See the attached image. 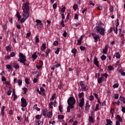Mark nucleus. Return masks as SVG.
<instances>
[{
    "instance_id": "nucleus-5",
    "label": "nucleus",
    "mask_w": 125,
    "mask_h": 125,
    "mask_svg": "<svg viewBox=\"0 0 125 125\" xmlns=\"http://www.w3.org/2000/svg\"><path fill=\"white\" fill-rule=\"evenodd\" d=\"M21 107H26L27 106V101L24 98H21Z\"/></svg>"
},
{
    "instance_id": "nucleus-17",
    "label": "nucleus",
    "mask_w": 125,
    "mask_h": 125,
    "mask_svg": "<svg viewBox=\"0 0 125 125\" xmlns=\"http://www.w3.org/2000/svg\"><path fill=\"white\" fill-rule=\"evenodd\" d=\"M38 58V56L37 55V52H34V54L32 55V58L34 59V60H36Z\"/></svg>"
},
{
    "instance_id": "nucleus-47",
    "label": "nucleus",
    "mask_w": 125,
    "mask_h": 125,
    "mask_svg": "<svg viewBox=\"0 0 125 125\" xmlns=\"http://www.w3.org/2000/svg\"><path fill=\"white\" fill-rule=\"evenodd\" d=\"M34 107L35 108L36 110H37V111H41V109L39 107H38V104H35L34 105Z\"/></svg>"
},
{
    "instance_id": "nucleus-15",
    "label": "nucleus",
    "mask_w": 125,
    "mask_h": 125,
    "mask_svg": "<svg viewBox=\"0 0 125 125\" xmlns=\"http://www.w3.org/2000/svg\"><path fill=\"white\" fill-rule=\"evenodd\" d=\"M89 122L90 123H92V124H94L95 121H94V119L92 118V116H89Z\"/></svg>"
},
{
    "instance_id": "nucleus-58",
    "label": "nucleus",
    "mask_w": 125,
    "mask_h": 125,
    "mask_svg": "<svg viewBox=\"0 0 125 125\" xmlns=\"http://www.w3.org/2000/svg\"><path fill=\"white\" fill-rule=\"evenodd\" d=\"M18 83H19V85H22V80H18Z\"/></svg>"
},
{
    "instance_id": "nucleus-60",
    "label": "nucleus",
    "mask_w": 125,
    "mask_h": 125,
    "mask_svg": "<svg viewBox=\"0 0 125 125\" xmlns=\"http://www.w3.org/2000/svg\"><path fill=\"white\" fill-rule=\"evenodd\" d=\"M80 84L81 86H83V85H84V82L83 81H81L80 82Z\"/></svg>"
},
{
    "instance_id": "nucleus-28",
    "label": "nucleus",
    "mask_w": 125,
    "mask_h": 125,
    "mask_svg": "<svg viewBox=\"0 0 125 125\" xmlns=\"http://www.w3.org/2000/svg\"><path fill=\"white\" fill-rule=\"evenodd\" d=\"M35 42H36V43H39V42H40V39H39V36H36L35 37Z\"/></svg>"
},
{
    "instance_id": "nucleus-27",
    "label": "nucleus",
    "mask_w": 125,
    "mask_h": 125,
    "mask_svg": "<svg viewBox=\"0 0 125 125\" xmlns=\"http://www.w3.org/2000/svg\"><path fill=\"white\" fill-rule=\"evenodd\" d=\"M72 53H73L74 54H76L77 52H78V50H77V49L75 48H74L72 50H71Z\"/></svg>"
},
{
    "instance_id": "nucleus-50",
    "label": "nucleus",
    "mask_w": 125,
    "mask_h": 125,
    "mask_svg": "<svg viewBox=\"0 0 125 125\" xmlns=\"http://www.w3.org/2000/svg\"><path fill=\"white\" fill-rule=\"evenodd\" d=\"M25 83H26L27 84H30V82H29V79L28 78H26L25 79Z\"/></svg>"
},
{
    "instance_id": "nucleus-51",
    "label": "nucleus",
    "mask_w": 125,
    "mask_h": 125,
    "mask_svg": "<svg viewBox=\"0 0 125 125\" xmlns=\"http://www.w3.org/2000/svg\"><path fill=\"white\" fill-rule=\"evenodd\" d=\"M99 77H100V73H96V75H95L96 78L98 79L99 78Z\"/></svg>"
},
{
    "instance_id": "nucleus-40",
    "label": "nucleus",
    "mask_w": 125,
    "mask_h": 125,
    "mask_svg": "<svg viewBox=\"0 0 125 125\" xmlns=\"http://www.w3.org/2000/svg\"><path fill=\"white\" fill-rule=\"evenodd\" d=\"M73 9H74V10H75V11H76V10H77V9H78V4H75L73 5Z\"/></svg>"
},
{
    "instance_id": "nucleus-23",
    "label": "nucleus",
    "mask_w": 125,
    "mask_h": 125,
    "mask_svg": "<svg viewBox=\"0 0 125 125\" xmlns=\"http://www.w3.org/2000/svg\"><path fill=\"white\" fill-rule=\"evenodd\" d=\"M117 119H118V122H123V119H122V118L121 117V116L117 115L116 116Z\"/></svg>"
},
{
    "instance_id": "nucleus-8",
    "label": "nucleus",
    "mask_w": 125,
    "mask_h": 125,
    "mask_svg": "<svg viewBox=\"0 0 125 125\" xmlns=\"http://www.w3.org/2000/svg\"><path fill=\"white\" fill-rule=\"evenodd\" d=\"M94 64H95V65H96V66H97V67L99 68V62H98V61H97V58L96 57H94Z\"/></svg>"
},
{
    "instance_id": "nucleus-63",
    "label": "nucleus",
    "mask_w": 125,
    "mask_h": 125,
    "mask_svg": "<svg viewBox=\"0 0 125 125\" xmlns=\"http://www.w3.org/2000/svg\"><path fill=\"white\" fill-rule=\"evenodd\" d=\"M122 112H123V113H125V107H122Z\"/></svg>"
},
{
    "instance_id": "nucleus-14",
    "label": "nucleus",
    "mask_w": 125,
    "mask_h": 125,
    "mask_svg": "<svg viewBox=\"0 0 125 125\" xmlns=\"http://www.w3.org/2000/svg\"><path fill=\"white\" fill-rule=\"evenodd\" d=\"M51 51V50L50 48H48L46 50L45 53L46 54V57L47 58L48 56H49V53Z\"/></svg>"
},
{
    "instance_id": "nucleus-22",
    "label": "nucleus",
    "mask_w": 125,
    "mask_h": 125,
    "mask_svg": "<svg viewBox=\"0 0 125 125\" xmlns=\"http://www.w3.org/2000/svg\"><path fill=\"white\" fill-rule=\"evenodd\" d=\"M36 125H43V122L42 121H38L36 123Z\"/></svg>"
},
{
    "instance_id": "nucleus-26",
    "label": "nucleus",
    "mask_w": 125,
    "mask_h": 125,
    "mask_svg": "<svg viewBox=\"0 0 125 125\" xmlns=\"http://www.w3.org/2000/svg\"><path fill=\"white\" fill-rule=\"evenodd\" d=\"M56 97V94H53L52 95L51 98L50 99V101H53V100H54V99H55V97Z\"/></svg>"
},
{
    "instance_id": "nucleus-16",
    "label": "nucleus",
    "mask_w": 125,
    "mask_h": 125,
    "mask_svg": "<svg viewBox=\"0 0 125 125\" xmlns=\"http://www.w3.org/2000/svg\"><path fill=\"white\" fill-rule=\"evenodd\" d=\"M6 50L7 51V52L11 51V45H9L7 46L6 47Z\"/></svg>"
},
{
    "instance_id": "nucleus-19",
    "label": "nucleus",
    "mask_w": 125,
    "mask_h": 125,
    "mask_svg": "<svg viewBox=\"0 0 125 125\" xmlns=\"http://www.w3.org/2000/svg\"><path fill=\"white\" fill-rule=\"evenodd\" d=\"M102 82H103V77H101L100 78H98V83H102Z\"/></svg>"
},
{
    "instance_id": "nucleus-42",
    "label": "nucleus",
    "mask_w": 125,
    "mask_h": 125,
    "mask_svg": "<svg viewBox=\"0 0 125 125\" xmlns=\"http://www.w3.org/2000/svg\"><path fill=\"white\" fill-rule=\"evenodd\" d=\"M99 110V104H97L96 105V108L95 109V111H98Z\"/></svg>"
},
{
    "instance_id": "nucleus-1",
    "label": "nucleus",
    "mask_w": 125,
    "mask_h": 125,
    "mask_svg": "<svg viewBox=\"0 0 125 125\" xmlns=\"http://www.w3.org/2000/svg\"><path fill=\"white\" fill-rule=\"evenodd\" d=\"M29 4L30 3L29 2H26L22 4V17L26 19H28V18L30 17V14H29L30 11V7H29Z\"/></svg>"
},
{
    "instance_id": "nucleus-44",
    "label": "nucleus",
    "mask_w": 125,
    "mask_h": 125,
    "mask_svg": "<svg viewBox=\"0 0 125 125\" xmlns=\"http://www.w3.org/2000/svg\"><path fill=\"white\" fill-rule=\"evenodd\" d=\"M59 51H60V48H57L55 53H56V54H59Z\"/></svg>"
},
{
    "instance_id": "nucleus-13",
    "label": "nucleus",
    "mask_w": 125,
    "mask_h": 125,
    "mask_svg": "<svg viewBox=\"0 0 125 125\" xmlns=\"http://www.w3.org/2000/svg\"><path fill=\"white\" fill-rule=\"evenodd\" d=\"M36 23H37V26H39V25H41V26H43V24H42V21L40 20H36Z\"/></svg>"
},
{
    "instance_id": "nucleus-48",
    "label": "nucleus",
    "mask_w": 125,
    "mask_h": 125,
    "mask_svg": "<svg viewBox=\"0 0 125 125\" xmlns=\"http://www.w3.org/2000/svg\"><path fill=\"white\" fill-rule=\"evenodd\" d=\"M80 50H81V51H83V50H84L85 49V47L83 46H81L80 47Z\"/></svg>"
},
{
    "instance_id": "nucleus-11",
    "label": "nucleus",
    "mask_w": 125,
    "mask_h": 125,
    "mask_svg": "<svg viewBox=\"0 0 125 125\" xmlns=\"http://www.w3.org/2000/svg\"><path fill=\"white\" fill-rule=\"evenodd\" d=\"M94 42H96L98 41H100V37H99V35H96L95 37H94Z\"/></svg>"
},
{
    "instance_id": "nucleus-56",
    "label": "nucleus",
    "mask_w": 125,
    "mask_h": 125,
    "mask_svg": "<svg viewBox=\"0 0 125 125\" xmlns=\"http://www.w3.org/2000/svg\"><path fill=\"white\" fill-rule=\"evenodd\" d=\"M67 32H66V31H64L63 34H62V36L63 37H64V38H66V37H67Z\"/></svg>"
},
{
    "instance_id": "nucleus-34",
    "label": "nucleus",
    "mask_w": 125,
    "mask_h": 125,
    "mask_svg": "<svg viewBox=\"0 0 125 125\" xmlns=\"http://www.w3.org/2000/svg\"><path fill=\"white\" fill-rule=\"evenodd\" d=\"M106 58H107V57L105 56V55H103L101 56V59L103 61H104V60H106Z\"/></svg>"
},
{
    "instance_id": "nucleus-54",
    "label": "nucleus",
    "mask_w": 125,
    "mask_h": 125,
    "mask_svg": "<svg viewBox=\"0 0 125 125\" xmlns=\"http://www.w3.org/2000/svg\"><path fill=\"white\" fill-rule=\"evenodd\" d=\"M56 7H57V3H54L53 4V9H56Z\"/></svg>"
},
{
    "instance_id": "nucleus-57",
    "label": "nucleus",
    "mask_w": 125,
    "mask_h": 125,
    "mask_svg": "<svg viewBox=\"0 0 125 125\" xmlns=\"http://www.w3.org/2000/svg\"><path fill=\"white\" fill-rule=\"evenodd\" d=\"M62 107H61V105H59V110H60V111L61 112V113H62V112H63V110H62Z\"/></svg>"
},
{
    "instance_id": "nucleus-55",
    "label": "nucleus",
    "mask_w": 125,
    "mask_h": 125,
    "mask_svg": "<svg viewBox=\"0 0 125 125\" xmlns=\"http://www.w3.org/2000/svg\"><path fill=\"white\" fill-rule=\"evenodd\" d=\"M3 27H4V31H6V30H7V26L6 25V24H3Z\"/></svg>"
},
{
    "instance_id": "nucleus-62",
    "label": "nucleus",
    "mask_w": 125,
    "mask_h": 125,
    "mask_svg": "<svg viewBox=\"0 0 125 125\" xmlns=\"http://www.w3.org/2000/svg\"><path fill=\"white\" fill-rule=\"evenodd\" d=\"M114 112H115V109L111 108L110 109V114H114Z\"/></svg>"
},
{
    "instance_id": "nucleus-39",
    "label": "nucleus",
    "mask_w": 125,
    "mask_h": 125,
    "mask_svg": "<svg viewBox=\"0 0 125 125\" xmlns=\"http://www.w3.org/2000/svg\"><path fill=\"white\" fill-rule=\"evenodd\" d=\"M89 100L90 101H93V100H94V96L92 95H90L89 96Z\"/></svg>"
},
{
    "instance_id": "nucleus-52",
    "label": "nucleus",
    "mask_w": 125,
    "mask_h": 125,
    "mask_svg": "<svg viewBox=\"0 0 125 125\" xmlns=\"http://www.w3.org/2000/svg\"><path fill=\"white\" fill-rule=\"evenodd\" d=\"M121 40H122L121 43H122V44H125V37L122 38Z\"/></svg>"
},
{
    "instance_id": "nucleus-53",
    "label": "nucleus",
    "mask_w": 125,
    "mask_h": 125,
    "mask_svg": "<svg viewBox=\"0 0 125 125\" xmlns=\"http://www.w3.org/2000/svg\"><path fill=\"white\" fill-rule=\"evenodd\" d=\"M74 19H76V20H79V15L76 14L74 16Z\"/></svg>"
},
{
    "instance_id": "nucleus-4",
    "label": "nucleus",
    "mask_w": 125,
    "mask_h": 125,
    "mask_svg": "<svg viewBox=\"0 0 125 125\" xmlns=\"http://www.w3.org/2000/svg\"><path fill=\"white\" fill-rule=\"evenodd\" d=\"M76 103V100L73 97H70L67 100L68 105H74Z\"/></svg>"
},
{
    "instance_id": "nucleus-20",
    "label": "nucleus",
    "mask_w": 125,
    "mask_h": 125,
    "mask_svg": "<svg viewBox=\"0 0 125 125\" xmlns=\"http://www.w3.org/2000/svg\"><path fill=\"white\" fill-rule=\"evenodd\" d=\"M16 16L17 18L18 19L19 21H20L22 17L20 15V13L19 12H17L16 14Z\"/></svg>"
},
{
    "instance_id": "nucleus-46",
    "label": "nucleus",
    "mask_w": 125,
    "mask_h": 125,
    "mask_svg": "<svg viewBox=\"0 0 125 125\" xmlns=\"http://www.w3.org/2000/svg\"><path fill=\"white\" fill-rule=\"evenodd\" d=\"M36 119L37 120H40V119H42V115H36Z\"/></svg>"
},
{
    "instance_id": "nucleus-37",
    "label": "nucleus",
    "mask_w": 125,
    "mask_h": 125,
    "mask_svg": "<svg viewBox=\"0 0 125 125\" xmlns=\"http://www.w3.org/2000/svg\"><path fill=\"white\" fill-rule=\"evenodd\" d=\"M115 67H117V66H119V67H120V66H121V64H120V61H117V62L115 64Z\"/></svg>"
},
{
    "instance_id": "nucleus-21",
    "label": "nucleus",
    "mask_w": 125,
    "mask_h": 125,
    "mask_svg": "<svg viewBox=\"0 0 125 125\" xmlns=\"http://www.w3.org/2000/svg\"><path fill=\"white\" fill-rule=\"evenodd\" d=\"M105 125H112V122L110 119H106V124Z\"/></svg>"
},
{
    "instance_id": "nucleus-33",
    "label": "nucleus",
    "mask_w": 125,
    "mask_h": 125,
    "mask_svg": "<svg viewBox=\"0 0 125 125\" xmlns=\"http://www.w3.org/2000/svg\"><path fill=\"white\" fill-rule=\"evenodd\" d=\"M58 119H59V120H63V119H64V115H58Z\"/></svg>"
},
{
    "instance_id": "nucleus-49",
    "label": "nucleus",
    "mask_w": 125,
    "mask_h": 125,
    "mask_svg": "<svg viewBox=\"0 0 125 125\" xmlns=\"http://www.w3.org/2000/svg\"><path fill=\"white\" fill-rule=\"evenodd\" d=\"M11 90H10V88H9V90L7 92V95L9 96V95H11Z\"/></svg>"
},
{
    "instance_id": "nucleus-38",
    "label": "nucleus",
    "mask_w": 125,
    "mask_h": 125,
    "mask_svg": "<svg viewBox=\"0 0 125 125\" xmlns=\"http://www.w3.org/2000/svg\"><path fill=\"white\" fill-rule=\"evenodd\" d=\"M7 69H9V70H12V66H11V65L10 64H7L6 66Z\"/></svg>"
},
{
    "instance_id": "nucleus-41",
    "label": "nucleus",
    "mask_w": 125,
    "mask_h": 125,
    "mask_svg": "<svg viewBox=\"0 0 125 125\" xmlns=\"http://www.w3.org/2000/svg\"><path fill=\"white\" fill-rule=\"evenodd\" d=\"M15 55H16V53L14 52H12L10 53V56H11V57H14Z\"/></svg>"
},
{
    "instance_id": "nucleus-7",
    "label": "nucleus",
    "mask_w": 125,
    "mask_h": 125,
    "mask_svg": "<svg viewBox=\"0 0 125 125\" xmlns=\"http://www.w3.org/2000/svg\"><path fill=\"white\" fill-rule=\"evenodd\" d=\"M84 105V99L83 98L80 100V103H79V106L80 108H83V106Z\"/></svg>"
},
{
    "instance_id": "nucleus-12",
    "label": "nucleus",
    "mask_w": 125,
    "mask_h": 125,
    "mask_svg": "<svg viewBox=\"0 0 125 125\" xmlns=\"http://www.w3.org/2000/svg\"><path fill=\"white\" fill-rule=\"evenodd\" d=\"M77 45H81L82 44V42H83V36H81V38H80V39H78L77 40Z\"/></svg>"
},
{
    "instance_id": "nucleus-32",
    "label": "nucleus",
    "mask_w": 125,
    "mask_h": 125,
    "mask_svg": "<svg viewBox=\"0 0 125 125\" xmlns=\"http://www.w3.org/2000/svg\"><path fill=\"white\" fill-rule=\"evenodd\" d=\"M59 44V42L58 41H56L53 42V45H54V46H56L57 45H58Z\"/></svg>"
},
{
    "instance_id": "nucleus-31",
    "label": "nucleus",
    "mask_w": 125,
    "mask_h": 125,
    "mask_svg": "<svg viewBox=\"0 0 125 125\" xmlns=\"http://www.w3.org/2000/svg\"><path fill=\"white\" fill-rule=\"evenodd\" d=\"M47 117L49 118V119H51V118L52 117V112H49L47 114Z\"/></svg>"
},
{
    "instance_id": "nucleus-24",
    "label": "nucleus",
    "mask_w": 125,
    "mask_h": 125,
    "mask_svg": "<svg viewBox=\"0 0 125 125\" xmlns=\"http://www.w3.org/2000/svg\"><path fill=\"white\" fill-rule=\"evenodd\" d=\"M115 55L116 58H118V59H120L121 58V54H120V53H116Z\"/></svg>"
},
{
    "instance_id": "nucleus-64",
    "label": "nucleus",
    "mask_w": 125,
    "mask_h": 125,
    "mask_svg": "<svg viewBox=\"0 0 125 125\" xmlns=\"http://www.w3.org/2000/svg\"><path fill=\"white\" fill-rule=\"evenodd\" d=\"M73 125H78V121H75L73 122Z\"/></svg>"
},
{
    "instance_id": "nucleus-6",
    "label": "nucleus",
    "mask_w": 125,
    "mask_h": 125,
    "mask_svg": "<svg viewBox=\"0 0 125 125\" xmlns=\"http://www.w3.org/2000/svg\"><path fill=\"white\" fill-rule=\"evenodd\" d=\"M119 24L120 23L119 22V19H117L116 23L115 24L116 27L115 29H114V33L115 34H118V27H119Z\"/></svg>"
},
{
    "instance_id": "nucleus-61",
    "label": "nucleus",
    "mask_w": 125,
    "mask_h": 125,
    "mask_svg": "<svg viewBox=\"0 0 125 125\" xmlns=\"http://www.w3.org/2000/svg\"><path fill=\"white\" fill-rule=\"evenodd\" d=\"M109 10L110 12H112V11H114V7H113L112 6H111L109 8Z\"/></svg>"
},
{
    "instance_id": "nucleus-25",
    "label": "nucleus",
    "mask_w": 125,
    "mask_h": 125,
    "mask_svg": "<svg viewBox=\"0 0 125 125\" xmlns=\"http://www.w3.org/2000/svg\"><path fill=\"white\" fill-rule=\"evenodd\" d=\"M14 65V68H15V69H19L20 68V66L18 64L15 63Z\"/></svg>"
},
{
    "instance_id": "nucleus-18",
    "label": "nucleus",
    "mask_w": 125,
    "mask_h": 125,
    "mask_svg": "<svg viewBox=\"0 0 125 125\" xmlns=\"http://www.w3.org/2000/svg\"><path fill=\"white\" fill-rule=\"evenodd\" d=\"M46 113H47V109L45 108L42 110V115L45 117H46Z\"/></svg>"
},
{
    "instance_id": "nucleus-2",
    "label": "nucleus",
    "mask_w": 125,
    "mask_h": 125,
    "mask_svg": "<svg viewBox=\"0 0 125 125\" xmlns=\"http://www.w3.org/2000/svg\"><path fill=\"white\" fill-rule=\"evenodd\" d=\"M18 61L20 62V63L23 64V66H27V67L30 66V62L27 61L26 56L22 53H19V59Z\"/></svg>"
},
{
    "instance_id": "nucleus-29",
    "label": "nucleus",
    "mask_w": 125,
    "mask_h": 125,
    "mask_svg": "<svg viewBox=\"0 0 125 125\" xmlns=\"http://www.w3.org/2000/svg\"><path fill=\"white\" fill-rule=\"evenodd\" d=\"M20 20V22L21 23H24L25 22V21H26V20H27V19L25 18H21Z\"/></svg>"
},
{
    "instance_id": "nucleus-35",
    "label": "nucleus",
    "mask_w": 125,
    "mask_h": 125,
    "mask_svg": "<svg viewBox=\"0 0 125 125\" xmlns=\"http://www.w3.org/2000/svg\"><path fill=\"white\" fill-rule=\"evenodd\" d=\"M22 89L24 91V94H27V91H28V89H27L26 87H24L22 88Z\"/></svg>"
},
{
    "instance_id": "nucleus-3",
    "label": "nucleus",
    "mask_w": 125,
    "mask_h": 125,
    "mask_svg": "<svg viewBox=\"0 0 125 125\" xmlns=\"http://www.w3.org/2000/svg\"><path fill=\"white\" fill-rule=\"evenodd\" d=\"M102 25L104 26V24L100 22L98 24V26H96L94 28V31L95 33H99L102 36H104L105 35V29L102 27Z\"/></svg>"
},
{
    "instance_id": "nucleus-9",
    "label": "nucleus",
    "mask_w": 125,
    "mask_h": 125,
    "mask_svg": "<svg viewBox=\"0 0 125 125\" xmlns=\"http://www.w3.org/2000/svg\"><path fill=\"white\" fill-rule=\"evenodd\" d=\"M90 107V106L89 105V104L88 103V102H86V106L85 107V110L86 111V113H88V110H89V107Z\"/></svg>"
},
{
    "instance_id": "nucleus-10",
    "label": "nucleus",
    "mask_w": 125,
    "mask_h": 125,
    "mask_svg": "<svg viewBox=\"0 0 125 125\" xmlns=\"http://www.w3.org/2000/svg\"><path fill=\"white\" fill-rule=\"evenodd\" d=\"M46 49V43H44L42 44V46L41 47V50L43 51Z\"/></svg>"
},
{
    "instance_id": "nucleus-43",
    "label": "nucleus",
    "mask_w": 125,
    "mask_h": 125,
    "mask_svg": "<svg viewBox=\"0 0 125 125\" xmlns=\"http://www.w3.org/2000/svg\"><path fill=\"white\" fill-rule=\"evenodd\" d=\"M83 94H84V93L83 92L81 93H80L78 95L79 98H82V97H83Z\"/></svg>"
},
{
    "instance_id": "nucleus-36",
    "label": "nucleus",
    "mask_w": 125,
    "mask_h": 125,
    "mask_svg": "<svg viewBox=\"0 0 125 125\" xmlns=\"http://www.w3.org/2000/svg\"><path fill=\"white\" fill-rule=\"evenodd\" d=\"M108 69L109 71H113V70H114V67L111 65H109L108 66Z\"/></svg>"
},
{
    "instance_id": "nucleus-59",
    "label": "nucleus",
    "mask_w": 125,
    "mask_h": 125,
    "mask_svg": "<svg viewBox=\"0 0 125 125\" xmlns=\"http://www.w3.org/2000/svg\"><path fill=\"white\" fill-rule=\"evenodd\" d=\"M114 98H115V99H119V94H115L114 95Z\"/></svg>"
},
{
    "instance_id": "nucleus-45",
    "label": "nucleus",
    "mask_w": 125,
    "mask_h": 125,
    "mask_svg": "<svg viewBox=\"0 0 125 125\" xmlns=\"http://www.w3.org/2000/svg\"><path fill=\"white\" fill-rule=\"evenodd\" d=\"M113 88H118L119 87V83H115L113 85Z\"/></svg>"
},
{
    "instance_id": "nucleus-30",
    "label": "nucleus",
    "mask_w": 125,
    "mask_h": 125,
    "mask_svg": "<svg viewBox=\"0 0 125 125\" xmlns=\"http://www.w3.org/2000/svg\"><path fill=\"white\" fill-rule=\"evenodd\" d=\"M87 88H86V86H85V85H83V86H82V91H86V90H87Z\"/></svg>"
}]
</instances>
